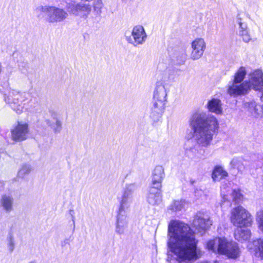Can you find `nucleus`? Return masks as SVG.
I'll list each match as a JSON object with an SVG mask.
<instances>
[{"mask_svg":"<svg viewBox=\"0 0 263 263\" xmlns=\"http://www.w3.org/2000/svg\"><path fill=\"white\" fill-rule=\"evenodd\" d=\"M168 247L178 263H191L202 256L195 232L188 224L171 220L168 225Z\"/></svg>","mask_w":263,"mask_h":263,"instance_id":"1","label":"nucleus"},{"mask_svg":"<svg viewBox=\"0 0 263 263\" xmlns=\"http://www.w3.org/2000/svg\"><path fill=\"white\" fill-rule=\"evenodd\" d=\"M190 124L198 139L206 145L212 141L214 134L219 128V124L215 117L205 118L198 113L193 115Z\"/></svg>","mask_w":263,"mask_h":263,"instance_id":"2","label":"nucleus"},{"mask_svg":"<svg viewBox=\"0 0 263 263\" xmlns=\"http://www.w3.org/2000/svg\"><path fill=\"white\" fill-rule=\"evenodd\" d=\"M206 248L215 253L225 255L231 259L237 258L240 254L238 243L233 240H228L224 237H216L208 240Z\"/></svg>","mask_w":263,"mask_h":263,"instance_id":"3","label":"nucleus"},{"mask_svg":"<svg viewBox=\"0 0 263 263\" xmlns=\"http://www.w3.org/2000/svg\"><path fill=\"white\" fill-rule=\"evenodd\" d=\"M230 220L233 226L240 228L250 227L253 222L251 214L241 205L231 210Z\"/></svg>","mask_w":263,"mask_h":263,"instance_id":"4","label":"nucleus"},{"mask_svg":"<svg viewBox=\"0 0 263 263\" xmlns=\"http://www.w3.org/2000/svg\"><path fill=\"white\" fill-rule=\"evenodd\" d=\"M166 93L163 86H157L154 94V105L152 108L151 117L160 118L164 111Z\"/></svg>","mask_w":263,"mask_h":263,"instance_id":"5","label":"nucleus"},{"mask_svg":"<svg viewBox=\"0 0 263 263\" xmlns=\"http://www.w3.org/2000/svg\"><path fill=\"white\" fill-rule=\"evenodd\" d=\"M164 175V172L161 167H156L154 170L152 186L149 189V194L156 195L161 192V183Z\"/></svg>","mask_w":263,"mask_h":263,"instance_id":"6","label":"nucleus"},{"mask_svg":"<svg viewBox=\"0 0 263 263\" xmlns=\"http://www.w3.org/2000/svg\"><path fill=\"white\" fill-rule=\"evenodd\" d=\"M29 132L28 123L18 122L14 128L11 130L12 139L15 141L25 140L27 138Z\"/></svg>","mask_w":263,"mask_h":263,"instance_id":"7","label":"nucleus"},{"mask_svg":"<svg viewBox=\"0 0 263 263\" xmlns=\"http://www.w3.org/2000/svg\"><path fill=\"white\" fill-rule=\"evenodd\" d=\"M237 84V83H233L228 88L227 92L230 96L235 97L245 95L248 93V91L250 89L251 84L250 81H246L239 85Z\"/></svg>","mask_w":263,"mask_h":263,"instance_id":"8","label":"nucleus"},{"mask_svg":"<svg viewBox=\"0 0 263 263\" xmlns=\"http://www.w3.org/2000/svg\"><path fill=\"white\" fill-rule=\"evenodd\" d=\"M48 12L49 22L54 23L64 21L67 16V12L63 9L50 6L46 8Z\"/></svg>","mask_w":263,"mask_h":263,"instance_id":"9","label":"nucleus"},{"mask_svg":"<svg viewBox=\"0 0 263 263\" xmlns=\"http://www.w3.org/2000/svg\"><path fill=\"white\" fill-rule=\"evenodd\" d=\"M205 43L203 39L197 38L192 42V52L191 57L193 60L199 59L203 54L205 49Z\"/></svg>","mask_w":263,"mask_h":263,"instance_id":"10","label":"nucleus"},{"mask_svg":"<svg viewBox=\"0 0 263 263\" xmlns=\"http://www.w3.org/2000/svg\"><path fill=\"white\" fill-rule=\"evenodd\" d=\"M67 9L73 14L82 13L83 16H86L90 12L91 8L88 4L71 3L67 6Z\"/></svg>","mask_w":263,"mask_h":263,"instance_id":"11","label":"nucleus"},{"mask_svg":"<svg viewBox=\"0 0 263 263\" xmlns=\"http://www.w3.org/2000/svg\"><path fill=\"white\" fill-rule=\"evenodd\" d=\"M247 248L256 256L263 260V238H258L253 240L248 243Z\"/></svg>","mask_w":263,"mask_h":263,"instance_id":"12","label":"nucleus"},{"mask_svg":"<svg viewBox=\"0 0 263 263\" xmlns=\"http://www.w3.org/2000/svg\"><path fill=\"white\" fill-rule=\"evenodd\" d=\"M25 97L20 92H12L10 96L9 103L12 109L17 112H21L23 109L22 103Z\"/></svg>","mask_w":263,"mask_h":263,"instance_id":"13","label":"nucleus"},{"mask_svg":"<svg viewBox=\"0 0 263 263\" xmlns=\"http://www.w3.org/2000/svg\"><path fill=\"white\" fill-rule=\"evenodd\" d=\"M193 225L196 229L200 232L208 230L212 225V223L209 218L196 216L193 219Z\"/></svg>","mask_w":263,"mask_h":263,"instance_id":"14","label":"nucleus"},{"mask_svg":"<svg viewBox=\"0 0 263 263\" xmlns=\"http://www.w3.org/2000/svg\"><path fill=\"white\" fill-rule=\"evenodd\" d=\"M250 83L253 88L256 90L263 93V73L255 72L253 74Z\"/></svg>","mask_w":263,"mask_h":263,"instance_id":"15","label":"nucleus"},{"mask_svg":"<svg viewBox=\"0 0 263 263\" xmlns=\"http://www.w3.org/2000/svg\"><path fill=\"white\" fill-rule=\"evenodd\" d=\"M132 34L135 43L137 44H142L146 37L143 27L140 25L134 27Z\"/></svg>","mask_w":263,"mask_h":263,"instance_id":"16","label":"nucleus"},{"mask_svg":"<svg viewBox=\"0 0 263 263\" xmlns=\"http://www.w3.org/2000/svg\"><path fill=\"white\" fill-rule=\"evenodd\" d=\"M251 235V233L250 230H243L242 228L237 227L234 232L235 239L241 242L249 239Z\"/></svg>","mask_w":263,"mask_h":263,"instance_id":"17","label":"nucleus"},{"mask_svg":"<svg viewBox=\"0 0 263 263\" xmlns=\"http://www.w3.org/2000/svg\"><path fill=\"white\" fill-rule=\"evenodd\" d=\"M228 176V172L219 165H216L214 167L211 176L214 181H219Z\"/></svg>","mask_w":263,"mask_h":263,"instance_id":"18","label":"nucleus"},{"mask_svg":"<svg viewBox=\"0 0 263 263\" xmlns=\"http://www.w3.org/2000/svg\"><path fill=\"white\" fill-rule=\"evenodd\" d=\"M209 111L220 114L222 113V107L221 101L219 99L213 98L209 100L206 104Z\"/></svg>","mask_w":263,"mask_h":263,"instance_id":"19","label":"nucleus"},{"mask_svg":"<svg viewBox=\"0 0 263 263\" xmlns=\"http://www.w3.org/2000/svg\"><path fill=\"white\" fill-rule=\"evenodd\" d=\"M246 71L243 67H240L234 76L233 83H241L245 79Z\"/></svg>","mask_w":263,"mask_h":263,"instance_id":"20","label":"nucleus"},{"mask_svg":"<svg viewBox=\"0 0 263 263\" xmlns=\"http://www.w3.org/2000/svg\"><path fill=\"white\" fill-rule=\"evenodd\" d=\"M2 204L7 211H10L12 206V198L6 195L3 196L2 198Z\"/></svg>","mask_w":263,"mask_h":263,"instance_id":"21","label":"nucleus"},{"mask_svg":"<svg viewBox=\"0 0 263 263\" xmlns=\"http://www.w3.org/2000/svg\"><path fill=\"white\" fill-rule=\"evenodd\" d=\"M256 222L258 229L263 232V208L257 213Z\"/></svg>","mask_w":263,"mask_h":263,"instance_id":"22","label":"nucleus"},{"mask_svg":"<svg viewBox=\"0 0 263 263\" xmlns=\"http://www.w3.org/2000/svg\"><path fill=\"white\" fill-rule=\"evenodd\" d=\"M233 201L238 202L242 198V195L240 193L239 190H234L232 193Z\"/></svg>","mask_w":263,"mask_h":263,"instance_id":"23","label":"nucleus"},{"mask_svg":"<svg viewBox=\"0 0 263 263\" xmlns=\"http://www.w3.org/2000/svg\"><path fill=\"white\" fill-rule=\"evenodd\" d=\"M242 39L245 42H248L250 40V36L248 32L245 30H242L241 33Z\"/></svg>","mask_w":263,"mask_h":263,"instance_id":"24","label":"nucleus"}]
</instances>
